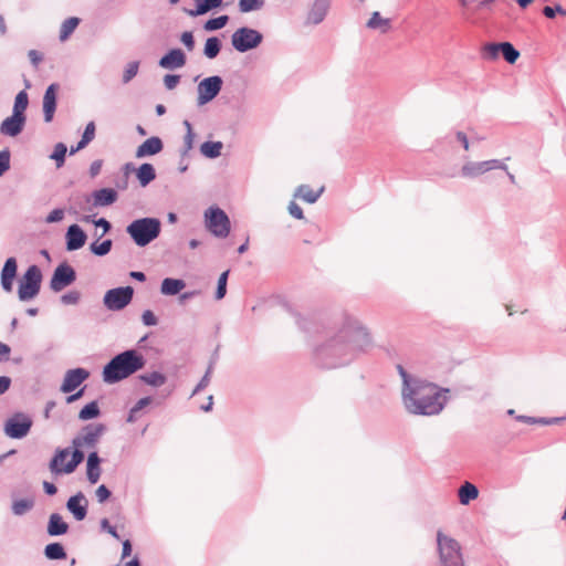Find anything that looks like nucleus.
I'll list each match as a JSON object with an SVG mask.
<instances>
[{"instance_id": "f257e3e1", "label": "nucleus", "mask_w": 566, "mask_h": 566, "mask_svg": "<svg viewBox=\"0 0 566 566\" xmlns=\"http://www.w3.org/2000/svg\"><path fill=\"white\" fill-rule=\"evenodd\" d=\"M371 344L370 334L363 324L346 315L336 332L315 348L314 359L317 366L325 369L347 366L367 352Z\"/></svg>"}, {"instance_id": "f03ea898", "label": "nucleus", "mask_w": 566, "mask_h": 566, "mask_svg": "<svg viewBox=\"0 0 566 566\" xmlns=\"http://www.w3.org/2000/svg\"><path fill=\"white\" fill-rule=\"evenodd\" d=\"M397 370L402 380V405L409 413L437 416L443 410L447 397L442 392H448V389H440L433 382L411 376L401 365H397Z\"/></svg>"}, {"instance_id": "7ed1b4c3", "label": "nucleus", "mask_w": 566, "mask_h": 566, "mask_svg": "<svg viewBox=\"0 0 566 566\" xmlns=\"http://www.w3.org/2000/svg\"><path fill=\"white\" fill-rule=\"evenodd\" d=\"M146 365L145 357L136 349H127L115 355L103 368V380L116 384L126 379Z\"/></svg>"}, {"instance_id": "20e7f679", "label": "nucleus", "mask_w": 566, "mask_h": 566, "mask_svg": "<svg viewBox=\"0 0 566 566\" xmlns=\"http://www.w3.org/2000/svg\"><path fill=\"white\" fill-rule=\"evenodd\" d=\"M161 223L156 218H140L134 220L126 228V232L138 247H146L160 234Z\"/></svg>"}, {"instance_id": "39448f33", "label": "nucleus", "mask_w": 566, "mask_h": 566, "mask_svg": "<svg viewBox=\"0 0 566 566\" xmlns=\"http://www.w3.org/2000/svg\"><path fill=\"white\" fill-rule=\"evenodd\" d=\"M439 566H465L460 543L442 531L437 532Z\"/></svg>"}, {"instance_id": "423d86ee", "label": "nucleus", "mask_w": 566, "mask_h": 566, "mask_svg": "<svg viewBox=\"0 0 566 566\" xmlns=\"http://www.w3.org/2000/svg\"><path fill=\"white\" fill-rule=\"evenodd\" d=\"M42 272L38 265H30L18 286V296L22 302L34 298L41 289Z\"/></svg>"}, {"instance_id": "0eeeda50", "label": "nucleus", "mask_w": 566, "mask_h": 566, "mask_svg": "<svg viewBox=\"0 0 566 566\" xmlns=\"http://www.w3.org/2000/svg\"><path fill=\"white\" fill-rule=\"evenodd\" d=\"M263 41V34L253 28L241 27L231 35V45L240 53L256 49Z\"/></svg>"}, {"instance_id": "6e6552de", "label": "nucleus", "mask_w": 566, "mask_h": 566, "mask_svg": "<svg viewBox=\"0 0 566 566\" xmlns=\"http://www.w3.org/2000/svg\"><path fill=\"white\" fill-rule=\"evenodd\" d=\"M206 228L217 238H227L231 226L228 214L219 207H210L205 212Z\"/></svg>"}, {"instance_id": "1a4fd4ad", "label": "nucleus", "mask_w": 566, "mask_h": 566, "mask_svg": "<svg viewBox=\"0 0 566 566\" xmlns=\"http://www.w3.org/2000/svg\"><path fill=\"white\" fill-rule=\"evenodd\" d=\"M32 423V418L29 415L14 412L6 420L3 431L11 439H22L29 434Z\"/></svg>"}, {"instance_id": "9d476101", "label": "nucleus", "mask_w": 566, "mask_h": 566, "mask_svg": "<svg viewBox=\"0 0 566 566\" xmlns=\"http://www.w3.org/2000/svg\"><path fill=\"white\" fill-rule=\"evenodd\" d=\"M134 289L129 285L108 290L103 297L104 306L113 312L124 310L133 300Z\"/></svg>"}, {"instance_id": "9b49d317", "label": "nucleus", "mask_w": 566, "mask_h": 566, "mask_svg": "<svg viewBox=\"0 0 566 566\" xmlns=\"http://www.w3.org/2000/svg\"><path fill=\"white\" fill-rule=\"evenodd\" d=\"M223 80L219 75L203 78L197 86V105L203 106L213 101L222 90Z\"/></svg>"}, {"instance_id": "f8f14e48", "label": "nucleus", "mask_w": 566, "mask_h": 566, "mask_svg": "<svg viewBox=\"0 0 566 566\" xmlns=\"http://www.w3.org/2000/svg\"><path fill=\"white\" fill-rule=\"evenodd\" d=\"M494 169L507 170V165L499 159L467 161L461 167L460 174L464 178H475Z\"/></svg>"}, {"instance_id": "ddd939ff", "label": "nucleus", "mask_w": 566, "mask_h": 566, "mask_svg": "<svg viewBox=\"0 0 566 566\" xmlns=\"http://www.w3.org/2000/svg\"><path fill=\"white\" fill-rule=\"evenodd\" d=\"M76 281L75 270L66 262L60 263L50 280V289L53 292H61Z\"/></svg>"}, {"instance_id": "4468645a", "label": "nucleus", "mask_w": 566, "mask_h": 566, "mask_svg": "<svg viewBox=\"0 0 566 566\" xmlns=\"http://www.w3.org/2000/svg\"><path fill=\"white\" fill-rule=\"evenodd\" d=\"M105 430L106 427L103 423L87 424L82 429V433L72 440V444L76 448H95Z\"/></svg>"}, {"instance_id": "2eb2a0df", "label": "nucleus", "mask_w": 566, "mask_h": 566, "mask_svg": "<svg viewBox=\"0 0 566 566\" xmlns=\"http://www.w3.org/2000/svg\"><path fill=\"white\" fill-rule=\"evenodd\" d=\"M88 377L90 371L81 367L67 370L61 385V391L65 394L74 391Z\"/></svg>"}, {"instance_id": "dca6fc26", "label": "nucleus", "mask_w": 566, "mask_h": 566, "mask_svg": "<svg viewBox=\"0 0 566 566\" xmlns=\"http://www.w3.org/2000/svg\"><path fill=\"white\" fill-rule=\"evenodd\" d=\"M66 510L73 515V517L81 522L87 515L88 500L83 492H77L66 501Z\"/></svg>"}, {"instance_id": "f3484780", "label": "nucleus", "mask_w": 566, "mask_h": 566, "mask_svg": "<svg viewBox=\"0 0 566 566\" xmlns=\"http://www.w3.org/2000/svg\"><path fill=\"white\" fill-rule=\"evenodd\" d=\"M59 84H50L43 95V116L45 123H51L54 117L56 109V94L59 91Z\"/></svg>"}, {"instance_id": "a211bd4d", "label": "nucleus", "mask_w": 566, "mask_h": 566, "mask_svg": "<svg viewBox=\"0 0 566 566\" xmlns=\"http://www.w3.org/2000/svg\"><path fill=\"white\" fill-rule=\"evenodd\" d=\"M87 235L78 224H72L65 233L66 250L76 251L84 247Z\"/></svg>"}, {"instance_id": "6ab92c4d", "label": "nucleus", "mask_w": 566, "mask_h": 566, "mask_svg": "<svg viewBox=\"0 0 566 566\" xmlns=\"http://www.w3.org/2000/svg\"><path fill=\"white\" fill-rule=\"evenodd\" d=\"M18 263L15 258H8L1 270V287L4 292H12L13 281L17 276Z\"/></svg>"}, {"instance_id": "aec40b11", "label": "nucleus", "mask_w": 566, "mask_h": 566, "mask_svg": "<svg viewBox=\"0 0 566 566\" xmlns=\"http://www.w3.org/2000/svg\"><path fill=\"white\" fill-rule=\"evenodd\" d=\"M25 120V116L12 114L1 123L0 132L3 135L15 137L23 130Z\"/></svg>"}, {"instance_id": "412c9836", "label": "nucleus", "mask_w": 566, "mask_h": 566, "mask_svg": "<svg viewBox=\"0 0 566 566\" xmlns=\"http://www.w3.org/2000/svg\"><path fill=\"white\" fill-rule=\"evenodd\" d=\"M158 64L167 70L179 69L186 64V55L180 49H171L160 57Z\"/></svg>"}, {"instance_id": "4be33fe9", "label": "nucleus", "mask_w": 566, "mask_h": 566, "mask_svg": "<svg viewBox=\"0 0 566 566\" xmlns=\"http://www.w3.org/2000/svg\"><path fill=\"white\" fill-rule=\"evenodd\" d=\"M164 148L163 140L159 137L153 136L146 139L143 144L137 147L136 157L143 158L147 156H154L160 153Z\"/></svg>"}, {"instance_id": "5701e85b", "label": "nucleus", "mask_w": 566, "mask_h": 566, "mask_svg": "<svg viewBox=\"0 0 566 566\" xmlns=\"http://www.w3.org/2000/svg\"><path fill=\"white\" fill-rule=\"evenodd\" d=\"M101 462L102 460L96 451H93L87 455L86 478L91 484H96L101 478Z\"/></svg>"}, {"instance_id": "b1692460", "label": "nucleus", "mask_w": 566, "mask_h": 566, "mask_svg": "<svg viewBox=\"0 0 566 566\" xmlns=\"http://www.w3.org/2000/svg\"><path fill=\"white\" fill-rule=\"evenodd\" d=\"M92 197L94 207H107L117 200L118 193L113 188H102L93 191Z\"/></svg>"}, {"instance_id": "393cba45", "label": "nucleus", "mask_w": 566, "mask_h": 566, "mask_svg": "<svg viewBox=\"0 0 566 566\" xmlns=\"http://www.w3.org/2000/svg\"><path fill=\"white\" fill-rule=\"evenodd\" d=\"M195 9H184L185 13L190 17L203 15L222 6L223 0H195Z\"/></svg>"}, {"instance_id": "a878e982", "label": "nucleus", "mask_w": 566, "mask_h": 566, "mask_svg": "<svg viewBox=\"0 0 566 566\" xmlns=\"http://www.w3.org/2000/svg\"><path fill=\"white\" fill-rule=\"evenodd\" d=\"M329 9V0H315L307 15L312 24H319L326 17Z\"/></svg>"}, {"instance_id": "bb28decb", "label": "nucleus", "mask_w": 566, "mask_h": 566, "mask_svg": "<svg viewBox=\"0 0 566 566\" xmlns=\"http://www.w3.org/2000/svg\"><path fill=\"white\" fill-rule=\"evenodd\" d=\"M71 449H56L53 458L50 461L49 469L53 474H65V464L64 461L70 457Z\"/></svg>"}, {"instance_id": "cd10ccee", "label": "nucleus", "mask_w": 566, "mask_h": 566, "mask_svg": "<svg viewBox=\"0 0 566 566\" xmlns=\"http://www.w3.org/2000/svg\"><path fill=\"white\" fill-rule=\"evenodd\" d=\"M69 531V524L59 513H52L49 517L46 532L50 536H61Z\"/></svg>"}, {"instance_id": "c85d7f7f", "label": "nucleus", "mask_w": 566, "mask_h": 566, "mask_svg": "<svg viewBox=\"0 0 566 566\" xmlns=\"http://www.w3.org/2000/svg\"><path fill=\"white\" fill-rule=\"evenodd\" d=\"M186 287V282L181 279L166 277L163 280L160 285V293L167 296H174L180 294Z\"/></svg>"}, {"instance_id": "c756f323", "label": "nucleus", "mask_w": 566, "mask_h": 566, "mask_svg": "<svg viewBox=\"0 0 566 566\" xmlns=\"http://www.w3.org/2000/svg\"><path fill=\"white\" fill-rule=\"evenodd\" d=\"M458 496L462 505H468L479 496V490L474 484L464 482L458 490Z\"/></svg>"}, {"instance_id": "7c9ffc66", "label": "nucleus", "mask_w": 566, "mask_h": 566, "mask_svg": "<svg viewBox=\"0 0 566 566\" xmlns=\"http://www.w3.org/2000/svg\"><path fill=\"white\" fill-rule=\"evenodd\" d=\"M137 179L142 187L148 186L156 178V170L151 164H142L136 171Z\"/></svg>"}, {"instance_id": "2f4dec72", "label": "nucleus", "mask_w": 566, "mask_h": 566, "mask_svg": "<svg viewBox=\"0 0 566 566\" xmlns=\"http://www.w3.org/2000/svg\"><path fill=\"white\" fill-rule=\"evenodd\" d=\"M80 23L81 19L77 17H71L64 20L60 28V41L65 42L66 40H69Z\"/></svg>"}, {"instance_id": "473e14b6", "label": "nucleus", "mask_w": 566, "mask_h": 566, "mask_svg": "<svg viewBox=\"0 0 566 566\" xmlns=\"http://www.w3.org/2000/svg\"><path fill=\"white\" fill-rule=\"evenodd\" d=\"M221 48V40L218 36H210L206 40L203 54L207 59L213 60L219 55Z\"/></svg>"}, {"instance_id": "72a5a7b5", "label": "nucleus", "mask_w": 566, "mask_h": 566, "mask_svg": "<svg viewBox=\"0 0 566 566\" xmlns=\"http://www.w3.org/2000/svg\"><path fill=\"white\" fill-rule=\"evenodd\" d=\"M323 191H324V188H321L319 190L314 191L310 186L301 185L297 188L295 196L302 198L307 203H315L318 200V198L321 197V195L323 193Z\"/></svg>"}, {"instance_id": "f704fd0d", "label": "nucleus", "mask_w": 566, "mask_h": 566, "mask_svg": "<svg viewBox=\"0 0 566 566\" xmlns=\"http://www.w3.org/2000/svg\"><path fill=\"white\" fill-rule=\"evenodd\" d=\"M44 556L50 560H61L66 558V552L61 543H50L44 547Z\"/></svg>"}, {"instance_id": "c9c22d12", "label": "nucleus", "mask_w": 566, "mask_h": 566, "mask_svg": "<svg viewBox=\"0 0 566 566\" xmlns=\"http://www.w3.org/2000/svg\"><path fill=\"white\" fill-rule=\"evenodd\" d=\"M367 28L386 33L390 29V20L382 18L378 11H375L367 22Z\"/></svg>"}, {"instance_id": "e433bc0d", "label": "nucleus", "mask_w": 566, "mask_h": 566, "mask_svg": "<svg viewBox=\"0 0 566 566\" xmlns=\"http://www.w3.org/2000/svg\"><path fill=\"white\" fill-rule=\"evenodd\" d=\"M223 144L221 142H205L200 146L201 154L209 158L214 159L221 155Z\"/></svg>"}, {"instance_id": "4c0bfd02", "label": "nucleus", "mask_w": 566, "mask_h": 566, "mask_svg": "<svg viewBox=\"0 0 566 566\" xmlns=\"http://www.w3.org/2000/svg\"><path fill=\"white\" fill-rule=\"evenodd\" d=\"M71 459L69 462L65 463V474H71L73 473L76 468L83 462L84 458H85V454L84 452L81 450V448H76L74 447V450L71 451Z\"/></svg>"}, {"instance_id": "58836bf2", "label": "nucleus", "mask_w": 566, "mask_h": 566, "mask_svg": "<svg viewBox=\"0 0 566 566\" xmlns=\"http://www.w3.org/2000/svg\"><path fill=\"white\" fill-rule=\"evenodd\" d=\"M139 379L151 387H161L167 381V377L159 371L143 374Z\"/></svg>"}, {"instance_id": "ea45409f", "label": "nucleus", "mask_w": 566, "mask_h": 566, "mask_svg": "<svg viewBox=\"0 0 566 566\" xmlns=\"http://www.w3.org/2000/svg\"><path fill=\"white\" fill-rule=\"evenodd\" d=\"M34 506L33 499H20L12 502V513L17 516H22Z\"/></svg>"}, {"instance_id": "a19ab883", "label": "nucleus", "mask_w": 566, "mask_h": 566, "mask_svg": "<svg viewBox=\"0 0 566 566\" xmlns=\"http://www.w3.org/2000/svg\"><path fill=\"white\" fill-rule=\"evenodd\" d=\"M29 105V96L25 91H20L14 98L12 114L25 116L24 112Z\"/></svg>"}, {"instance_id": "79ce46f5", "label": "nucleus", "mask_w": 566, "mask_h": 566, "mask_svg": "<svg viewBox=\"0 0 566 566\" xmlns=\"http://www.w3.org/2000/svg\"><path fill=\"white\" fill-rule=\"evenodd\" d=\"M113 241L111 239H106L103 242L94 241L90 245V250L96 256H104L108 254L112 250Z\"/></svg>"}, {"instance_id": "37998d69", "label": "nucleus", "mask_w": 566, "mask_h": 566, "mask_svg": "<svg viewBox=\"0 0 566 566\" xmlns=\"http://www.w3.org/2000/svg\"><path fill=\"white\" fill-rule=\"evenodd\" d=\"M151 402V397L140 398L129 410L127 422L133 423L138 419V413Z\"/></svg>"}, {"instance_id": "c03bdc74", "label": "nucleus", "mask_w": 566, "mask_h": 566, "mask_svg": "<svg viewBox=\"0 0 566 566\" xmlns=\"http://www.w3.org/2000/svg\"><path fill=\"white\" fill-rule=\"evenodd\" d=\"M501 54L503 55L504 60L510 63L514 64L516 60L520 57V52L513 46L510 42H501Z\"/></svg>"}, {"instance_id": "a18cd8bd", "label": "nucleus", "mask_w": 566, "mask_h": 566, "mask_svg": "<svg viewBox=\"0 0 566 566\" xmlns=\"http://www.w3.org/2000/svg\"><path fill=\"white\" fill-rule=\"evenodd\" d=\"M99 413H101V411H99V407H98L97 402L92 401V402L85 405L81 409V411L78 413V418L81 420H91V419L98 417Z\"/></svg>"}, {"instance_id": "49530a36", "label": "nucleus", "mask_w": 566, "mask_h": 566, "mask_svg": "<svg viewBox=\"0 0 566 566\" xmlns=\"http://www.w3.org/2000/svg\"><path fill=\"white\" fill-rule=\"evenodd\" d=\"M228 22H229V17L227 14H222V15H219L217 18H212V19H209L208 21H206L203 24V29L209 32L217 31V30L224 28Z\"/></svg>"}, {"instance_id": "de8ad7c7", "label": "nucleus", "mask_w": 566, "mask_h": 566, "mask_svg": "<svg viewBox=\"0 0 566 566\" xmlns=\"http://www.w3.org/2000/svg\"><path fill=\"white\" fill-rule=\"evenodd\" d=\"M502 51L501 43H488L482 49V57L486 61H494Z\"/></svg>"}, {"instance_id": "09e8293b", "label": "nucleus", "mask_w": 566, "mask_h": 566, "mask_svg": "<svg viewBox=\"0 0 566 566\" xmlns=\"http://www.w3.org/2000/svg\"><path fill=\"white\" fill-rule=\"evenodd\" d=\"M66 151L67 147L63 143H57L54 146L53 153L50 155V158L55 161L57 168L64 165Z\"/></svg>"}, {"instance_id": "8fccbe9b", "label": "nucleus", "mask_w": 566, "mask_h": 566, "mask_svg": "<svg viewBox=\"0 0 566 566\" xmlns=\"http://www.w3.org/2000/svg\"><path fill=\"white\" fill-rule=\"evenodd\" d=\"M265 0H239V10L242 13L258 11L263 8Z\"/></svg>"}, {"instance_id": "3c124183", "label": "nucleus", "mask_w": 566, "mask_h": 566, "mask_svg": "<svg viewBox=\"0 0 566 566\" xmlns=\"http://www.w3.org/2000/svg\"><path fill=\"white\" fill-rule=\"evenodd\" d=\"M195 137V132H186V135L184 137V145L179 150L180 157L182 159L187 157L189 151L193 148Z\"/></svg>"}, {"instance_id": "603ef678", "label": "nucleus", "mask_w": 566, "mask_h": 566, "mask_svg": "<svg viewBox=\"0 0 566 566\" xmlns=\"http://www.w3.org/2000/svg\"><path fill=\"white\" fill-rule=\"evenodd\" d=\"M229 276V270L222 272L218 279L217 290H216V298L221 300L227 294V282Z\"/></svg>"}, {"instance_id": "864d4df0", "label": "nucleus", "mask_w": 566, "mask_h": 566, "mask_svg": "<svg viewBox=\"0 0 566 566\" xmlns=\"http://www.w3.org/2000/svg\"><path fill=\"white\" fill-rule=\"evenodd\" d=\"M138 70H139V62L138 61L129 62L126 65V69H125L124 74H123V83L124 84L129 83L137 75Z\"/></svg>"}, {"instance_id": "5fc2aeb1", "label": "nucleus", "mask_w": 566, "mask_h": 566, "mask_svg": "<svg viewBox=\"0 0 566 566\" xmlns=\"http://www.w3.org/2000/svg\"><path fill=\"white\" fill-rule=\"evenodd\" d=\"M95 123L94 122H90L86 124L85 126V129L83 132V135H82V145L81 146H87L95 137Z\"/></svg>"}, {"instance_id": "6e6d98bb", "label": "nucleus", "mask_w": 566, "mask_h": 566, "mask_svg": "<svg viewBox=\"0 0 566 566\" xmlns=\"http://www.w3.org/2000/svg\"><path fill=\"white\" fill-rule=\"evenodd\" d=\"M11 154L8 148L0 151V177H2L10 169Z\"/></svg>"}, {"instance_id": "4d7b16f0", "label": "nucleus", "mask_w": 566, "mask_h": 566, "mask_svg": "<svg viewBox=\"0 0 566 566\" xmlns=\"http://www.w3.org/2000/svg\"><path fill=\"white\" fill-rule=\"evenodd\" d=\"M81 293L78 291H69L61 296V302L64 305H75L80 302Z\"/></svg>"}, {"instance_id": "13d9d810", "label": "nucleus", "mask_w": 566, "mask_h": 566, "mask_svg": "<svg viewBox=\"0 0 566 566\" xmlns=\"http://www.w3.org/2000/svg\"><path fill=\"white\" fill-rule=\"evenodd\" d=\"M556 13L566 15V10L559 4L555 7L546 6L543 8V14L548 19L555 18Z\"/></svg>"}, {"instance_id": "bf43d9fd", "label": "nucleus", "mask_w": 566, "mask_h": 566, "mask_svg": "<svg viewBox=\"0 0 566 566\" xmlns=\"http://www.w3.org/2000/svg\"><path fill=\"white\" fill-rule=\"evenodd\" d=\"M180 41L188 51H192L195 49V38L191 31L182 32L180 35Z\"/></svg>"}, {"instance_id": "052dcab7", "label": "nucleus", "mask_w": 566, "mask_h": 566, "mask_svg": "<svg viewBox=\"0 0 566 566\" xmlns=\"http://www.w3.org/2000/svg\"><path fill=\"white\" fill-rule=\"evenodd\" d=\"M64 218V210L61 208H56L52 210L45 218V222L55 223L62 221Z\"/></svg>"}, {"instance_id": "680f3d73", "label": "nucleus", "mask_w": 566, "mask_h": 566, "mask_svg": "<svg viewBox=\"0 0 566 566\" xmlns=\"http://www.w3.org/2000/svg\"><path fill=\"white\" fill-rule=\"evenodd\" d=\"M95 495L98 503H104L111 497L112 493L106 485L102 484L96 489Z\"/></svg>"}, {"instance_id": "e2e57ef3", "label": "nucleus", "mask_w": 566, "mask_h": 566, "mask_svg": "<svg viewBox=\"0 0 566 566\" xmlns=\"http://www.w3.org/2000/svg\"><path fill=\"white\" fill-rule=\"evenodd\" d=\"M142 322L146 326H155L158 323L156 315L150 311L146 310L142 314Z\"/></svg>"}, {"instance_id": "0e129e2a", "label": "nucleus", "mask_w": 566, "mask_h": 566, "mask_svg": "<svg viewBox=\"0 0 566 566\" xmlns=\"http://www.w3.org/2000/svg\"><path fill=\"white\" fill-rule=\"evenodd\" d=\"M101 530L107 532L112 537L119 539V535L116 531V527L111 525V523L107 518L101 520Z\"/></svg>"}, {"instance_id": "69168bd1", "label": "nucleus", "mask_w": 566, "mask_h": 566, "mask_svg": "<svg viewBox=\"0 0 566 566\" xmlns=\"http://www.w3.org/2000/svg\"><path fill=\"white\" fill-rule=\"evenodd\" d=\"M289 213L298 220H302L304 218L302 208L295 202L291 201L287 207Z\"/></svg>"}, {"instance_id": "338daca9", "label": "nucleus", "mask_w": 566, "mask_h": 566, "mask_svg": "<svg viewBox=\"0 0 566 566\" xmlns=\"http://www.w3.org/2000/svg\"><path fill=\"white\" fill-rule=\"evenodd\" d=\"M180 82V76L177 74H167L164 77V84L167 90H174Z\"/></svg>"}, {"instance_id": "774afa93", "label": "nucleus", "mask_w": 566, "mask_h": 566, "mask_svg": "<svg viewBox=\"0 0 566 566\" xmlns=\"http://www.w3.org/2000/svg\"><path fill=\"white\" fill-rule=\"evenodd\" d=\"M565 420H566V416L565 417H553V418L538 417V424H543V426L557 424Z\"/></svg>"}]
</instances>
